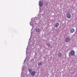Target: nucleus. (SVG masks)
<instances>
[{
  "instance_id": "6e6552de",
  "label": "nucleus",
  "mask_w": 77,
  "mask_h": 77,
  "mask_svg": "<svg viewBox=\"0 0 77 77\" xmlns=\"http://www.w3.org/2000/svg\"><path fill=\"white\" fill-rule=\"evenodd\" d=\"M39 5V6H42L43 5V4L42 3V2H40Z\"/></svg>"
},
{
  "instance_id": "f8f14e48",
  "label": "nucleus",
  "mask_w": 77,
  "mask_h": 77,
  "mask_svg": "<svg viewBox=\"0 0 77 77\" xmlns=\"http://www.w3.org/2000/svg\"><path fill=\"white\" fill-rule=\"evenodd\" d=\"M50 45V43H48L47 44V45L48 46V47H49Z\"/></svg>"
},
{
  "instance_id": "20e7f679",
  "label": "nucleus",
  "mask_w": 77,
  "mask_h": 77,
  "mask_svg": "<svg viewBox=\"0 0 77 77\" xmlns=\"http://www.w3.org/2000/svg\"><path fill=\"white\" fill-rule=\"evenodd\" d=\"M59 24L58 23H55V27L56 28H57L59 27Z\"/></svg>"
},
{
  "instance_id": "9b49d317",
  "label": "nucleus",
  "mask_w": 77,
  "mask_h": 77,
  "mask_svg": "<svg viewBox=\"0 0 77 77\" xmlns=\"http://www.w3.org/2000/svg\"><path fill=\"white\" fill-rule=\"evenodd\" d=\"M29 71V72L30 73L32 72V70L30 69H28Z\"/></svg>"
},
{
  "instance_id": "f257e3e1",
  "label": "nucleus",
  "mask_w": 77,
  "mask_h": 77,
  "mask_svg": "<svg viewBox=\"0 0 77 77\" xmlns=\"http://www.w3.org/2000/svg\"><path fill=\"white\" fill-rule=\"evenodd\" d=\"M75 53L74 51L72 50L69 53V57H71V56H74Z\"/></svg>"
},
{
  "instance_id": "39448f33",
  "label": "nucleus",
  "mask_w": 77,
  "mask_h": 77,
  "mask_svg": "<svg viewBox=\"0 0 77 77\" xmlns=\"http://www.w3.org/2000/svg\"><path fill=\"white\" fill-rule=\"evenodd\" d=\"M70 41V38H69L67 37L66 38L65 41L66 42H69Z\"/></svg>"
},
{
  "instance_id": "9d476101",
  "label": "nucleus",
  "mask_w": 77,
  "mask_h": 77,
  "mask_svg": "<svg viewBox=\"0 0 77 77\" xmlns=\"http://www.w3.org/2000/svg\"><path fill=\"white\" fill-rule=\"evenodd\" d=\"M36 32H39L40 31V29L39 30V29H36Z\"/></svg>"
},
{
  "instance_id": "f03ea898",
  "label": "nucleus",
  "mask_w": 77,
  "mask_h": 77,
  "mask_svg": "<svg viewBox=\"0 0 77 77\" xmlns=\"http://www.w3.org/2000/svg\"><path fill=\"white\" fill-rule=\"evenodd\" d=\"M67 17L69 19H70L71 18V15L69 13H68L66 14Z\"/></svg>"
},
{
  "instance_id": "0eeeda50",
  "label": "nucleus",
  "mask_w": 77,
  "mask_h": 77,
  "mask_svg": "<svg viewBox=\"0 0 77 77\" xmlns=\"http://www.w3.org/2000/svg\"><path fill=\"white\" fill-rule=\"evenodd\" d=\"M42 65V63L41 62H39V63H38V65L40 66H41Z\"/></svg>"
},
{
  "instance_id": "1a4fd4ad",
  "label": "nucleus",
  "mask_w": 77,
  "mask_h": 77,
  "mask_svg": "<svg viewBox=\"0 0 77 77\" xmlns=\"http://www.w3.org/2000/svg\"><path fill=\"white\" fill-rule=\"evenodd\" d=\"M58 57H62V54L61 53H59L58 54Z\"/></svg>"
},
{
  "instance_id": "423d86ee",
  "label": "nucleus",
  "mask_w": 77,
  "mask_h": 77,
  "mask_svg": "<svg viewBox=\"0 0 77 77\" xmlns=\"http://www.w3.org/2000/svg\"><path fill=\"white\" fill-rule=\"evenodd\" d=\"M36 74V72L35 71H32L31 72V74L32 75V76H33L34 75H35V74Z\"/></svg>"
},
{
  "instance_id": "7ed1b4c3",
  "label": "nucleus",
  "mask_w": 77,
  "mask_h": 77,
  "mask_svg": "<svg viewBox=\"0 0 77 77\" xmlns=\"http://www.w3.org/2000/svg\"><path fill=\"white\" fill-rule=\"evenodd\" d=\"M75 32V29H74L73 28H71L70 29V32L71 33H74Z\"/></svg>"
}]
</instances>
